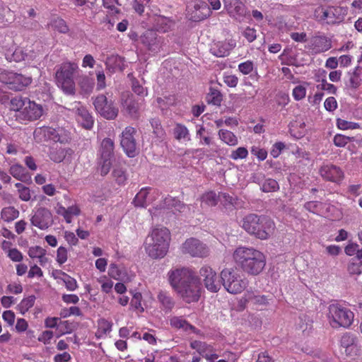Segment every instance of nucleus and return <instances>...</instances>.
I'll return each instance as SVG.
<instances>
[{
  "instance_id": "1",
  "label": "nucleus",
  "mask_w": 362,
  "mask_h": 362,
  "mask_svg": "<svg viewBox=\"0 0 362 362\" xmlns=\"http://www.w3.org/2000/svg\"><path fill=\"white\" fill-rule=\"evenodd\" d=\"M168 280L180 298L186 303L197 302L200 297V287L195 272L187 267L175 268L168 272Z\"/></svg>"
},
{
  "instance_id": "2",
  "label": "nucleus",
  "mask_w": 362,
  "mask_h": 362,
  "mask_svg": "<svg viewBox=\"0 0 362 362\" xmlns=\"http://www.w3.org/2000/svg\"><path fill=\"white\" fill-rule=\"evenodd\" d=\"M233 258L241 269L249 275L259 274L266 265L264 255L252 247H237L233 253Z\"/></svg>"
},
{
  "instance_id": "3",
  "label": "nucleus",
  "mask_w": 362,
  "mask_h": 362,
  "mask_svg": "<svg viewBox=\"0 0 362 362\" xmlns=\"http://www.w3.org/2000/svg\"><path fill=\"white\" fill-rule=\"evenodd\" d=\"M170 240V233L167 228L156 227L146 238L145 252L152 259H162L168 252Z\"/></svg>"
},
{
  "instance_id": "4",
  "label": "nucleus",
  "mask_w": 362,
  "mask_h": 362,
  "mask_svg": "<svg viewBox=\"0 0 362 362\" xmlns=\"http://www.w3.org/2000/svg\"><path fill=\"white\" fill-rule=\"evenodd\" d=\"M9 109L16 112L18 121L25 124L39 119L44 113L40 104L22 96L12 98L9 101Z\"/></svg>"
},
{
  "instance_id": "5",
  "label": "nucleus",
  "mask_w": 362,
  "mask_h": 362,
  "mask_svg": "<svg viewBox=\"0 0 362 362\" xmlns=\"http://www.w3.org/2000/svg\"><path fill=\"white\" fill-rule=\"evenodd\" d=\"M241 226L249 234L261 240H267L275 229V224L269 217L255 214L245 216Z\"/></svg>"
},
{
  "instance_id": "6",
  "label": "nucleus",
  "mask_w": 362,
  "mask_h": 362,
  "mask_svg": "<svg viewBox=\"0 0 362 362\" xmlns=\"http://www.w3.org/2000/svg\"><path fill=\"white\" fill-rule=\"evenodd\" d=\"M221 278L225 289L232 294L240 293L248 285L247 278L235 269H223L221 272Z\"/></svg>"
},
{
  "instance_id": "7",
  "label": "nucleus",
  "mask_w": 362,
  "mask_h": 362,
  "mask_svg": "<svg viewBox=\"0 0 362 362\" xmlns=\"http://www.w3.org/2000/svg\"><path fill=\"white\" fill-rule=\"evenodd\" d=\"M327 317L332 327H348L353 322L354 313L339 304H332L329 306Z\"/></svg>"
},
{
  "instance_id": "8",
  "label": "nucleus",
  "mask_w": 362,
  "mask_h": 362,
  "mask_svg": "<svg viewBox=\"0 0 362 362\" xmlns=\"http://www.w3.org/2000/svg\"><path fill=\"white\" fill-rule=\"evenodd\" d=\"M0 81L8 85L11 90L21 91L32 82V78L11 71H0Z\"/></svg>"
},
{
  "instance_id": "9",
  "label": "nucleus",
  "mask_w": 362,
  "mask_h": 362,
  "mask_svg": "<svg viewBox=\"0 0 362 362\" xmlns=\"http://www.w3.org/2000/svg\"><path fill=\"white\" fill-rule=\"evenodd\" d=\"M315 15L319 21L333 25L344 21L346 10L340 6L321 8L315 11Z\"/></svg>"
},
{
  "instance_id": "10",
  "label": "nucleus",
  "mask_w": 362,
  "mask_h": 362,
  "mask_svg": "<svg viewBox=\"0 0 362 362\" xmlns=\"http://www.w3.org/2000/svg\"><path fill=\"white\" fill-rule=\"evenodd\" d=\"M93 105L95 110L107 119H114L118 115V108L105 95H98L93 100Z\"/></svg>"
},
{
  "instance_id": "11",
  "label": "nucleus",
  "mask_w": 362,
  "mask_h": 362,
  "mask_svg": "<svg viewBox=\"0 0 362 362\" xmlns=\"http://www.w3.org/2000/svg\"><path fill=\"white\" fill-rule=\"evenodd\" d=\"M182 251L191 257L200 258L207 257L209 253L206 245L194 238L185 240L182 245Z\"/></svg>"
},
{
  "instance_id": "12",
  "label": "nucleus",
  "mask_w": 362,
  "mask_h": 362,
  "mask_svg": "<svg viewBox=\"0 0 362 362\" xmlns=\"http://www.w3.org/2000/svg\"><path fill=\"white\" fill-rule=\"evenodd\" d=\"M199 275L202 279L205 288L211 293L218 292L221 287V282L216 272L209 266L204 265L199 269Z\"/></svg>"
},
{
  "instance_id": "13",
  "label": "nucleus",
  "mask_w": 362,
  "mask_h": 362,
  "mask_svg": "<svg viewBox=\"0 0 362 362\" xmlns=\"http://www.w3.org/2000/svg\"><path fill=\"white\" fill-rule=\"evenodd\" d=\"M271 298L265 295H260L252 291H247L240 299L238 306L241 310L246 308L247 304L250 303L253 306L259 308L267 306L269 303Z\"/></svg>"
},
{
  "instance_id": "14",
  "label": "nucleus",
  "mask_w": 362,
  "mask_h": 362,
  "mask_svg": "<svg viewBox=\"0 0 362 362\" xmlns=\"http://www.w3.org/2000/svg\"><path fill=\"white\" fill-rule=\"evenodd\" d=\"M31 224L40 230H46L53 223L52 214L46 207H39L30 218Z\"/></svg>"
},
{
  "instance_id": "15",
  "label": "nucleus",
  "mask_w": 362,
  "mask_h": 362,
  "mask_svg": "<svg viewBox=\"0 0 362 362\" xmlns=\"http://www.w3.org/2000/svg\"><path fill=\"white\" fill-rule=\"evenodd\" d=\"M319 173L323 180L336 184H340L344 178L342 169L332 163H324L320 167Z\"/></svg>"
},
{
  "instance_id": "16",
  "label": "nucleus",
  "mask_w": 362,
  "mask_h": 362,
  "mask_svg": "<svg viewBox=\"0 0 362 362\" xmlns=\"http://www.w3.org/2000/svg\"><path fill=\"white\" fill-rule=\"evenodd\" d=\"M136 130L132 127H127L122 132L121 135L120 144L126 154L133 158L136 155V143L134 139Z\"/></svg>"
},
{
  "instance_id": "17",
  "label": "nucleus",
  "mask_w": 362,
  "mask_h": 362,
  "mask_svg": "<svg viewBox=\"0 0 362 362\" xmlns=\"http://www.w3.org/2000/svg\"><path fill=\"white\" fill-rule=\"evenodd\" d=\"M224 9L235 20L241 22L247 14V8L240 0H223Z\"/></svg>"
},
{
  "instance_id": "18",
  "label": "nucleus",
  "mask_w": 362,
  "mask_h": 362,
  "mask_svg": "<svg viewBox=\"0 0 362 362\" xmlns=\"http://www.w3.org/2000/svg\"><path fill=\"white\" fill-rule=\"evenodd\" d=\"M159 195L158 190L150 187H144L136 194L132 203L136 207L145 208L156 200Z\"/></svg>"
},
{
  "instance_id": "19",
  "label": "nucleus",
  "mask_w": 362,
  "mask_h": 362,
  "mask_svg": "<svg viewBox=\"0 0 362 362\" xmlns=\"http://www.w3.org/2000/svg\"><path fill=\"white\" fill-rule=\"evenodd\" d=\"M332 47V40L325 35H315L313 37L307 46L313 54L325 52Z\"/></svg>"
},
{
  "instance_id": "20",
  "label": "nucleus",
  "mask_w": 362,
  "mask_h": 362,
  "mask_svg": "<svg viewBox=\"0 0 362 362\" xmlns=\"http://www.w3.org/2000/svg\"><path fill=\"white\" fill-rule=\"evenodd\" d=\"M73 105V110L75 112L78 122L85 129H90L93 126L94 120L90 112L80 102H75Z\"/></svg>"
},
{
  "instance_id": "21",
  "label": "nucleus",
  "mask_w": 362,
  "mask_h": 362,
  "mask_svg": "<svg viewBox=\"0 0 362 362\" xmlns=\"http://www.w3.org/2000/svg\"><path fill=\"white\" fill-rule=\"evenodd\" d=\"M192 7L194 11H192L191 18L195 21L204 20L211 15V9L204 1H194L191 5L188 6L189 11L192 10Z\"/></svg>"
},
{
  "instance_id": "22",
  "label": "nucleus",
  "mask_w": 362,
  "mask_h": 362,
  "mask_svg": "<svg viewBox=\"0 0 362 362\" xmlns=\"http://www.w3.org/2000/svg\"><path fill=\"white\" fill-rule=\"evenodd\" d=\"M74 151L71 148L56 146L51 148L49 157L55 163H61L63 160L71 163Z\"/></svg>"
},
{
  "instance_id": "23",
  "label": "nucleus",
  "mask_w": 362,
  "mask_h": 362,
  "mask_svg": "<svg viewBox=\"0 0 362 362\" xmlns=\"http://www.w3.org/2000/svg\"><path fill=\"white\" fill-rule=\"evenodd\" d=\"M54 209L57 214L62 216L67 223H71L73 217L78 216L81 214V209L76 204L65 208L62 204L57 203Z\"/></svg>"
},
{
  "instance_id": "24",
  "label": "nucleus",
  "mask_w": 362,
  "mask_h": 362,
  "mask_svg": "<svg viewBox=\"0 0 362 362\" xmlns=\"http://www.w3.org/2000/svg\"><path fill=\"white\" fill-rule=\"evenodd\" d=\"M56 128L50 127H40L34 131L33 136L36 142L41 143L45 141H53L56 139Z\"/></svg>"
},
{
  "instance_id": "25",
  "label": "nucleus",
  "mask_w": 362,
  "mask_h": 362,
  "mask_svg": "<svg viewBox=\"0 0 362 362\" xmlns=\"http://www.w3.org/2000/svg\"><path fill=\"white\" fill-rule=\"evenodd\" d=\"M122 108L132 117L137 115L138 110L140 107V103L136 101L132 95L129 93L124 94L122 96Z\"/></svg>"
},
{
  "instance_id": "26",
  "label": "nucleus",
  "mask_w": 362,
  "mask_h": 362,
  "mask_svg": "<svg viewBox=\"0 0 362 362\" xmlns=\"http://www.w3.org/2000/svg\"><path fill=\"white\" fill-rule=\"evenodd\" d=\"M78 69V66L77 64L74 62L63 63L56 72V80L61 78H74V74Z\"/></svg>"
},
{
  "instance_id": "27",
  "label": "nucleus",
  "mask_w": 362,
  "mask_h": 362,
  "mask_svg": "<svg viewBox=\"0 0 362 362\" xmlns=\"http://www.w3.org/2000/svg\"><path fill=\"white\" fill-rule=\"evenodd\" d=\"M9 173L21 182H28L31 180L30 174L22 165L18 163L13 164L10 166Z\"/></svg>"
},
{
  "instance_id": "28",
  "label": "nucleus",
  "mask_w": 362,
  "mask_h": 362,
  "mask_svg": "<svg viewBox=\"0 0 362 362\" xmlns=\"http://www.w3.org/2000/svg\"><path fill=\"white\" fill-rule=\"evenodd\" d=\"M108 275L115 279L127 282L131 281L130 276L128 275L127 270L123 267H119L116 264H111L108 269Z\"/></svg>"
},
{
  "instance_id": "29",
  "label": "nucleus",
  "mask_w": 362,
  "mask_h": 362,
  "mask_svg": "<svg viewBox=\"0 0 362 362\" xmlns=\"http://www.w3.org/2000/svg\"><path fill=\"white\" fill-rule=\"evenodd\" d=\"M170 325L177 329H182L184 331L200 334V331L195 327L189 324L182 317L174 316L170 320Z\"/></svg>"
},
{
  "instance_id": "30",
  "label": "nucleus",
  "mask_w": 362,
  "mask_h": 362,
  "mask_svg": "<svg viewBox=\"0 0 362 362\" xmlns=\"http://www.w3.org/2000/svg\"><path fill=\"white\" fill-rule=\"evenodd\" d=\"M157 299L160 304V308L165 311H170L174 307L175 302L167 291H160L157 295Z\"/></svg>"
},
{
  "instance_id": "31",
  "label": "nucleus",
  "mask_w": 362,
  "mask_h": 362,
  "mask_svg": "<svg viewBox=\"0 0 362 362\" xmlns=\"http://www.w3.org/2000/svg\"><path fill=\"white\" fill-rule=\"evenodd\" d=\"M6 59L9 62H19L27 57V53L21 47H17L14 50L8 49L5 52Z\"/></svg>"
},
{
  "instance_id": "32",
  "label": "nucleus",
  "mask_w": 362,
  "mask_h": 362,
  "mask_svg": "<svg viewBox=\"0 0 362 362\" xmlns=\"http://www.w3.org/2000/svg\"><path fill=\"white\" fill-rule=\"evenodd\" d=\"M100 158H110L114 156V142L110 138L104 139L100 144Z\"/></svg>"
},
{
  "instance_id": "33",
  "label": "nucleus",
  "mask_w": 362,
  "mask_h": 362,
  "mask_svg": "<svg viewBox=\"0 0 362 362\" xmlns=\"http://www.w3.org/2000/svg\"><path fill=\"white\" fill-rule=\"evenodd\" d=\"M218 136L224 144L228 146H235L238 144V136L229 130L221 129Z\"/></svg>"
},
{
  "instance_id": "34",
  "label": "nucleus",
  "mask_w": 362,
  "mask_h": 362,
  "mask_svg": "<svg viewBox=\"0 0 362 362\" xmlns=\"http://www.w3.org/2000/svg\"><path fill=\"white\" fill-rule=\"evenodd\" d=\"M112 322L104 318L100 319L98 321V329L95 332V337L98 339L105 337L107 334L112 331Z\"/></svg>"
},
{
  "instance_id": "35",
  "label": "nucleus",
  "mask_w": 362,
  "mask_h": 362,
  "mask_svg": "<svg viewBox=\"0 0 362 362\" xmlns=\"http://www.w3.org/2000/svg\"><path fill=\"white\" fill-rule=\"evenodd\" d=\"M231 47L230 45L226 42H218L214 43L211 48V53L218 57H223L229 54Z\"/></svg>"
},
{
  "instance_id": "36",
  "label": "nucleus",
  "mask_w": 362,
  "mask_h": 362,
  "mask_svg": "<svg viewBox=\"0 0 362 362\" xmlns=\"http://www.w3.org/2000/svg\"><path fill=\"white\" fill-rule=\"evenodd\" d=\"M78 86L83 94H89L94 87L93 79L88 76H82L78 78Z\"/></svg>"
},
{
  "instance_id": "37",
  "label": "nucleus",
  "mask_w": 362,
  "mask_h": 362,
  "mask_svg": "<svg viewBox=\"0 0 362 362\" xmlns=\"http://www.w3.org/2000/svg\"><path fill=\"white\" fill-rule=\"evenodd\" d=\"M59 87L68 95H74L75 93V83L74 78H61L56 80Z\"/></svg>"
},
{
  "instance_id": "38",
  "label": "nucleus",
  "mask_w": 362,
  "mask_h": 362,
  "mask_svg": "<svg viewBox=\"0 0 362 362\" xmlns=\"http://www.w3.org/2000/svg\"><path fill=\"white\" fill-rule=\"evenodd\" d=\"M122 59L117 55L108 57L105 61L106 69L110 72H115L117 69H122Z\"/></svg>"
},
{
  "instance_id": "39",
  "label": "nucleus",
  "mask_w": 362,
  "mask_h": 362,
  "mask_svg": "<svg viewBox=\"0 0 362 362\" xmlns=\"http://www.w3.org/2000/svg\"><path fill=\"white\" fill-rule=\"evenodd\" d=\"M19 216V211L14 206H7L1 209V218L5 222H11Z\"/></svg>"
},
{
  "instance_id": "40",
  "label": "nucleus",
  "mask_w": 362,
  "mask_h": 362,
  "mask_svg": "<svg viewBox=\"0 0 362 362\" xmlns=\"http://www.w3.org/2000/svg\"><path fill=\"white\" fill-rule=\"evenodd\" d=\"M190 347L195 349L200 355L205 357L209 351H213V346L201 341H192L190 343Z\"/></svg>"
},
{
  "instance_id": "41",
  "label": "nucleus",
  "mask_w": 362,
  "mask_h": 362,
  "mask_svg": "<svg viewBox=\"0 0 362 362\" xmlns=\"http://www.w3.org/2000/svg\"><path fill=\"white\" fill-rule=\"evenodd\" d=\"M164 204L167 209H174L180 212H185L188 206L180 202V200L173 197H167L164 200Z\"/></svg>"
},
{
  "instance_id": "42",
  "label": "nucleus",
  "mask_w": 362,
  "mask_h": 362,
  "mask_svg": "<svg viewBox=\"0 0 362 362\" xmlns=\"http://www.w3.org/2000/svg\"><path fill=\"white\" fill-rule=\"evenodd\" d=\"M174 135L176 139L189 141V133L187 128L182 124H177L174 128Z\"/></svg>"
},
{
  "instance_id": "43",
  "label": "nucleus",
  "mask_w": 362,
  "mask_h": 362,
  "mask_svg": "<svg viewBox=\"0 0 362 362\" xmlns=\"http://www.w3.org/2000/svg\"><path fill=\"white\" fill-rule=\"evenodd\" d=\"M35 300V298L34 296H30L28 298H23L18 304L17 309L22 315H24L34 305Z\"/></svg>"
},
{
  "instance_id": "44",
  "label": "nucleus",
  "mask_w": 362,
  "mask_h": 362,
  "mask_svg": "<svg viewBox=\"0 0 362 362\" xmlns=\"http://www.w3.org/2000/svg\"><path fill=\"white\" fill-rule=\"evenodd\" d=\"M56 139L54 142H59L61 144H66L70 141L71 136L70 132L62 127L56 128Z\"/></svg>"
},
{
  "instance_id": "45",
  "label": "nucleus",
  "mask_w": 362,
  "mask_h": 362,
  "mask_svg": "<svg viewBox=\"0 0 362 362\" xmlns=\"http://www.w3.org/2000/svg\"><path fill=\"white\" fill-rule=\"evenodd\" d=\"M337 127L341 130L361 129L360 124L340 118L337 119Z\"/></svg>"
},
{
  "instance_id": "46",
  "label": "nucleus",
  "mask_w": 362,
  "mask_h": 362,
  "mask_svg": "<svg viewBox=\"0 0 362 362\" xmlns=\"http://www.w3.org/2000/svg\"><path fill=\"white\" fill-rule=\"evenodd\" d=\"M142 295L140 292H135L133 294L131 300V306L136 310L138 313H142L144 311V308L141 304Z\"/></svg>"
},
{
  "instance_id": "47",
  "label": "nucleus",
  "mask_w": 362,
  "mask_h": 362,
  "mask_svg": "<svg viewBox=\"0 0 362 362\" xmlns=\"http://www.w3.org/2000/svg\"><path fill=\"white\" fill-rule=\"evenodd\" d=\"M112 164V158H100V167L98 168L102 176H105L110 172Z\"/></svg>"
},
{
  "instance_id": "48",
  "label": "nucleus",
  "mask_w": 362,
  "mask_h": 362,
  "mask_svg": "<svg viewBox=\"0 0 362 362\" xmlns=\"http://www.w3.org/2000/svg\"><path fill=\"white\" fill-rule=\"evenodd\" d=\"M62 276L60 279L64 282L67 290L74 291L77 288L78 285L75 279L64 272H62Z\"/></svg>"
},
{
  "instance_id": "49",
  "label": "nucleus",
  "mask_w": 362,
  "mask_h": 362,
  "mask_svg": "<svg viewBox=\"0 0 362 362\" xmlns=\"http://www.w3.org/2000/svg\"><path fill=\"white\" fill-rule=\"evenodd\" d=\"M279 189L278 182L271 178L264 180L261 186V189L264 192H276Z\"/></svg>"
},
{
  "instance_id": "50",
  "label": "nucleus",
  "mask_w": 362,
  "mask_h": 362,
  "mask_svg": "<svg viewBox=\"0 0 362 362\" xmlns=\"http://www.w3.org/2000/svg\"><path fill=\"white\" fill-rule=\"evenodd\" d=\"M206 98L209 103L220 105L222 101V95L218 90L211 88Z\"/></svg>"
},
{
  "instance_id": "51",
  "label": "nucleus",
  "mask_w": 362,
  "mask_h": 362,
  "mask_svg": "<svg viewBox=\"0 0 362 362\" xmlns=\"http://www.w3.org/2000/svg\"><path fill=\"white\" fill-rule=\"evenodd\" d=\"M347 270L351 275H359L362 273V262L358 259L352 260L348 264Z\"/></svg>"
},
{
  "instance_id": "52",
  "label": "nucleus",
  "mask_w": 362,
  "mask_h": 362,
  "mask_svg": "<svg viewBox=\"0 0 362 362\" xmlns=\"http://www.w3.org/2000/svg\"><path fill=\"white\" fill-rule=\"evenodd\" d=\"M318 90L327 91L329 94H335L337 93V87L332 83H329L326 79L319 81L317 85Z\"/></svg>"
},
{
  "instance_id": "53",
  "label": "nucleus",
  "mask_w": 362,
  "mask_h": 362,
  "mask_svg": "<svg viewBox=\"0 0 362 362\" xmlns=\"http://www.w3.org/2000/svg\"><path fill=\"white\" fill-rule=\"evenodd\" d=\"M354 137H349L343 134H337L334 136L333 142L337 147H344L349 142L353 141Z\"/></svg>"
},
{
  "instance_id": "54",
  "label": "nucleus",
  "mask_w": 362,
  "mask_h": 362,
  "mask_svg": "<svg viewBox=\"0 0 362 362\" xmlns=\"http://www.w3.org/2000/svg\"><path fill=\"white\" fill-rule=\"evenodd\" d=\"M202 201L208 206H215L218 203V197L215 192H208L202 195Z\"/></svg>"
},
{
  "instance_id": "55",
  "label": "nucleus",
  "mask_w": 362,
  "mask_h": 362,
  "mask_svg": "<svg viewBox=\"0 0 362 362\" xmlns=\"http://www.w3.org/2000/svg\"><path fill=\"white\" fill-rule=\"evenodd\" d=\"M248 156V151L245 147H238L235 150L231 151L230 158L232 160H236L238 159H244Z\"/></svg>"
},
{
  "instance_id": "56",
  "label": "nucleus",
  "mask_w": 362,
  "mask_h": 362,
  "mask_svg": "<svg viewBox=\"0 0 362 362\" xmlns=\"http://www.w3.org/2000/svg\"><path fill=\"white\" fill-rule=\"evenodd\" d=\"M255 64L252 61L247 60L239 64L238 70L244 75H247L253 71Z\"/></svg>"
},
{
  "instance_id": "57",
  "label": "nucleus",
  "mask_w": 362,
  "mask_h": 362,
  "mask_svg": "<svg viewBox=\"0 0 362 362\" xmlns=\"http://www.w3.org/2000/svg\"><path fill=\"white\" fill-rule=\"evenodd\" d=\"M149 1L150 0H134L132 7L136 13L141 16L144 12L145 6Z\"/></svg>"
},
{
  "instance_id": "58",
  "label": "nucleus",
  "mask_w": 362,
  "mask_h": 362,
  "mask_svg": "<svg viewBox=\"0 0 362 362\" xmlns=\"http://www.w3.org/2000/svg\"><path fill=\"white\" fill-rule=\"evenodd\" d=\"M116 182L119 185H124L127 180L125 172L122 168H115L112 172Z\"/></svg>"
},
{
  "instance_id": "59",
  "label": "nucleus",
  "mask_w": 362,
  "mask_h": 362,
  "mask_svg": "<svg viewBox=\"0 0 362 362\" xmlns=\"http://www.w3.org/2000/svg\"><path fill=\"white\" fill-rule=\"evenodd\" d=\"M306 88L302 85L296 86L293 90V96L296 100H302L305 97Z\"/></svg>"
},
{
  "instance_id": "60",
  "label": "nucleus",
  "mask_w": 362,
  "mask_h": 362,
  "mask_svg": "<svg viewBox=\"0 0 362 362\" xmlns=\"http://www.w3.org/2000/svg\"><path fill=\"white\" fill-rule=\"evenodd\" d=\"M6 252L8 257L13 262H19L23 259V254L16 248L8 249Z\"/></svg>"
},
{
  "instance_id": "61",
  "label": "nucleus",
  "mask_w": 362,
  "mask_h": 362,
  "mask_svg": "<svg viewBox=\"0 0 362 362\" xmlns=\"http://www.w3.org/2000/svg\"><path fill=\"white\" fill-rule=\"evenodd\" d=\"M68 258L67 250L64 247H59L57 251L56 260L59 264L65 263Z\"/></svg>"
},
{
  "instance_id": "62",
  "label": "nucleus",
  "mask_w": 362,
  "mask_h": 362,
  "mask_svg": "<svg viewBox=\"0 0 362 362\" xmlns=\"http://www.w3.org/2000/svg\"><path fill=\"white\" fill-rule=\"evenodd\" d=\"M322 203L318 202H308L305 204L304 207L306 210L313 214H319L320 212Z\"/></svg>"
},
{
  "instance_id": "63",
  "label": "nucleus",
  "mask_w": 362,
  "mask_h": 362,
  "mask_svg": "<svg viewBox=\"0 0 362 362\" xmlns=\"http://www.w3.org/2000/svg\"><path fill=\"white\" fill-rule=\"evenodd\" d=\"M53 26L54 29L61 33H66L69 31V27L64 20L58 18L54 21Z\"/></svg>"
},
{
  "instance_id": "64",
  "label": "nucleus",
  "mask_w": 362,
  "mask_h": 362,
  "mask_svg": "<svg viewBox=\"0 0 362 362\" xmlns=\"http://www.w3.org/2000/svg\"><path fill=\"white\" fill-rule=\"evenodd\" d=\"M144 42L148 45L151 49L157 50L159 47V40L155 36L144 37Z\"/></svg>"
}]
</instances>
